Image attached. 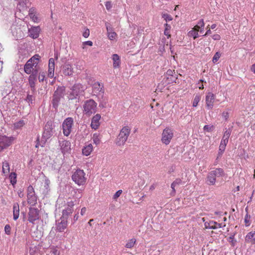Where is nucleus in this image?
<instances>
[{"mask_svg": "<svg viewBox=\"0 0 255 255\" xmlns=\"http://www.w3.org/2000/svg\"><path fill=\"white\" fill-rule=\"evenodd\" d=\"M86 87L81 83H75L69 88L67 98L69 101H75L79 103L85 96Z\"/></svg>", "mask_w": 255, "mask_h": 255, "instance_id": "obj_1", "label": "nucleus"}, {"mask_svg": "<svg viewBox=\"0 0 255 255\" xmlns=\"http://www.w3.org/2000/svg\"><path fill=\"white\" fill-rule=\"evenodd\" d=\"M65 94V87L64 86H59L56 88L52 96L51 104L53 108L56 111L59 106L61 99L64 98Z\"/></svg>", "mask_w": 255, "mask_h": 255, "instance_id": "obj_2", "label": "nucleus"}, {"mask_svg": "<svg viewBox=\"0 0 255 255\" xmlns=\"http://www.w3.org/2000/svg\"><path fill=\"white\" fill-rule=\"evenodd\" d=\"M131 128L128 126L124 127L120 130L117 137L116 143L118 146L123 145L127 140L130 133Z\"/></svg>", "mask_w": 255, "mask_h": 255, "instance_id": "obj_3", "label": "nucleus"}, {"mask_svg": "<svg viewBox=\"0 0 255 255\" xmlns=\"http://www.w3.org/2000/svg\"><path fill=\"white\" fill-rule=\"evenodd\" d=\"M97 103L93 99L86 100L83 105V112L87 116H90L97 111Z\"/></svg>", "mask_w": 255, "mask_h": 255, "instance_id": "obj_4", "label": "nucleus"}, {"mask_svg": "<svg viewBox=\"0 0 255 255\" xmlns=\"http://www.w3.org/2000/svg\"><path fill=\"white\" fill-rule=\"evenodd\" d=\"M72 180L78 185H83L86 182L85 173L83 170L77 169L72 175Z\"/></svg>", "mask_w": 255, "mask_h": 255, "instance_id": "obj_5", "label": "nucleus"}, {"mask_svg": "<svg viewBox=\"0 0 255 255\" xmlns=\"http://www.w3.org/2000/svg\"><path fill=\"white\" fill-rule=\"evenodd\" d=\"M73 122V119L71 117L64 120L62 124L63 132L64 135L67 136L70 134Z\"/></svg>", "mask_w": 255, "mask_h": 255, "instance_id": "obj_6", "label": "nucleus"}, {"mask_svg": "<svg viewBox=\"0 0 255 255\" xmlns=\"http://www.w3.org/2000/svg\"><path fill=\"white\" fill-rule=\"evenodd\" d=\"M54 127V126L53 125L52 121H49L46 123L42 134V138H44L45 140L50 138L53 135V129Z\"/></svg>", "mask_w": 255, "mask_h": 255, "instance_id": "obj_7", "label": "nucleus"}, {"mask_svg": "<svg viewBox=\"0 0 255 255\" xmlns=\"http://www.w3.org/2000/svg\"><path fill=\"white\" fill-rule=\"evenodd\" d=\"M27 203L31 205H35L37 203V197L35 193L34 188L29 185L27 189Z\"/></svg>", "mask_w": 255, "mask_h": 255, "instance_id": "obj_8", "label": "nucleus"}, {"mask_svg": "<svg viewBox=\"0 0 255 255\" xmlns=\"http://www.w3.org/2000/svg\"><path fill=\"white\" fill-rule=\"evenodd\" d=\"M173 136V132L172 130L169 128H166L162 132L161 138L162 142L166 145H167L170 143Z\"/></svg>", "mask_w": 255, "mask_h": 255, "instance_id": "obj_9", "label": "nucleus"}, {"mask_svg": "<svg viewBox=\"0 0 255 255\" xmlns=\"http://www.w3.org/2000/svg\"><path fill=\"white\" fill-rule=\"evenodd\" d=\"M39 218V210L35 208L30 207L28 213V220L30 223L34 224V222Z\"/></svg>", "mask_w": 255, "mask_h": 255, "instance_id": "obj_10", "label": "nucleus"}, {"mask_svg": "<svg viewBox=\"0 0 255 255\" xmlns=\"http://www.w3.org/2000/svg\"><path fill=\"white\" fill-rule=\"evenodd\" d=\"M14 140V137L12 136L7 137L6 136H2L0 137V152L2 151L4 149L10 146L12 141Z\"/></svg>", "mask_w": 255, "mask_h": 255, "instance_id": "obj_11", "label": "nucleus"}, {"mask_svg": "<svg viewBox=\"0 0 255 255\" xmlns=\"http://www.w3.org/2000/svg\"><path fill=\"white\" fill-rule=\"evenodd\" d=\"M61 72L65 76H72L74 73L73 68L71 64L65 63L62 65Z\"/></svg>", "mask_w": 255, "mask_h": 255, "instance_id": "obj_12", "label": "nucleus"}, {"mask_svg": "<svg viewBox=\"0 0 255 255\" xmlns=\"http://www.w3.org/2000/svg\"><path fill=\"white\" fill-rule=\"evenodd\" d=\"M61 150L63 154L69 152L71 150V143L68 140L59 141Z\"/></svg>", "mask_w": 255, "mask_h": 255, "instance_id": "obj_13", "label": "nucleus"}, {"mask_svg": "<svg viewBox=\"0 0 255 255\" xmlns=\"http://www.w3.org/2000/svg\"><path fill=\"white\" fill-rule=\"evenodd\" d=\"M18 3L17 8L20 12H24L29 7L28 4H30L28 0H18Z\"/></svg>", "mask_w": 255, "mask_h": 255, "instance_id": "obj_14", "label": "nucleus"}, {"mask_svg": "<svg viewBox=\"0 0 255 255\" xmlns=\"http://www.w3.org/2000/svg\"><path fill=\"white\" fill-rule=\"evenodd\" d=\"M67 227V221L60 218V220L56 224V230L59 232H62Z\"/></svg>", "mask_w": 255, "mask_h": 255, "instance_id": "obj_15", "label": "nucleus"}, {"mask_svg": "<svg viewBox=\"0 0 255 255\" xmlns=\"http://www.w3.org/2000/svg\"><path fill=\"white\" fill-rule=\"evenodd\" d=\"M245 241L246 243L252 245L255 244V231H252L249 232L245 237Z\"/></svg>", "mask_w": 255, "mask_h": 255, "instance_id": "obj_16", "label": "nucleus"}, {"mask_svg": "<svg viewBox=\"0 0 255 255\" xmlns=\"http://www.w3.org/2000/svg\"><path fill=\"white\" fill-rule=\"evenodd\" d=\"M214 100V95L209 92L206 97V105L208 109H212Z\"/></svg>", "mask_w": 255, "mask_h": 255, "instance_id": "obj_17", "label": "nucleus"}, {"mask_svg": "<svg viewBox=\"0 0 255 255\" xmlns=\"http://www.w3.org/2000/svg\"><path fill=\"white\" fill-rule=\"evenodd\" d=\"M55 63L54 59L51 58L49 60L48 76L49 78H53L54 75Z\"/></svg>", "mask_w": 255, "mask_h": 255, "instance_id": "obj_18", "label": "nucleus"}, {"mask_svg": "<svg viewBox=\"0 0 255 255\" xmlns=\"http://www.w3.org/2000/svg\"><path fill=\"white\" fill-rule=\"evenodd\" d=\"M40 28L39 26L32 27L29 29V35L33 39L37 38L39 36Z\"/></svg>", "mask_w": 255, "mask_h": 255, "instance_id": "obj_19", "label": "nucleus"}, {"mask_svg": "<svg viewBox=\"0 0 255 255\" xmlns=\"http://www.w3.org/2000/svg\"><path fill=\"white\" fill-rule=\"evenodd\" d=\"M100 119L101 116L98 114L93 117L91 124V127L93 129H96L98 128L100 126L99 121Z\"/></svg>", "mask_w": 255, "mask_h": 255, "instance_id": "obj_20", "label": "nucleus"}, {"mask_svg": "<svg viewBox=\"0 0 255 255\" xmlns=\"http://www.w3.org/2000/svg\"><path fill=\"white\" fill-rule=\"evenodd\" d=\"M205 228L206 229H216L218 228H222V224L218 223L216 222L211 221L209 222H205L204 223Z\"/></svg>", "mask_w": 255, "mask_h": 255, "instance_id": "obj_21", "label": "nucleus"}, {"mask_svg": "<svg viewBox=\"0 0 255 255\" xmlns=\"http://www.w3.org/2000/svg\"><path fill=\"white\" fill-rule=\"evenodd\" d=\"M216 178L214 176L213 172H209L207 176L206 182L208 185H213L215 184Z\"/></svg>", "mask_w": 255, "mask_h": 255, "instance_id": "obj_22", "label": "nucleus"}, {"mask_svg": "<svg viewBox=\"0 0 255 255\" xmlns=\"http://www.w3.org/2000/svg\"><path fill=\"white\" fill-rule=\"evenodd\" d=\"M28 82L29 86L31 88V90L32 93H34L35 91V82L37 81V77L30 75L28 77Z\"/></svg>", "mask_w": 255, "mask_h": 255, "instance_id": "obj_23", "label": "nucleus"}, {"mask_svg": "<svg viewBox=\"0 0 255 255\" xmlns=\"http://www.w3.org/2000/svg\"><path fill=\"white\" fill-rule=\"evenodd\" d=\"M19 207L18 203H14L13 205V220H16L19 217Z\"/></svg>", "mask_w": 255, "mask_h": 255, "instance_id": "obj_24", "label": "nucleus"}, {"mask_svg": "<svg viewBox=\"0 0 255 255\" xmlns=\"http://www.w3.org/2000/svg\"><path fill=\"white\" fill-rule=\"evenodd\" d=\"M112 59L113 60V67L114 68H118L121 64V60L120 56L117 54H114L112 55Z\"/></svg>", "mask_w": 255, "mask_h": 255, "instance_id": "obj_25", "label": "nucleus"}, {"mask_svg": "<svg viewBox=\"0 0 255 255\" xmlns=\"http://www.w3.org/2000/svg\"><path fill=\"white\" fill-rule=\"evenodd\" d=\"M182 180L180 178L176 179L171 184V188H172V192H171V195H174L176 193L175 187L177 185H179L181 184Z\"/></svg>", "mask_w": 255, "mask_h": 255, "instance_id": "obj_26", "label": "nucleus"}, {"mask_svg": "<svg viewBox=\"0 0 255 255\" xmlns=\"http://www.w3.org/2000/svg\"><path fill=\"white\" fill-rule=\"evenodd\" d=\"M36 11L34 7H31L28 11V15L30 18L34 22L37 20V17L36 15Z\"/></svg>", "mask_w": 255, "mask_h": 255, "instance_id": "obj_27", "label": "nucleus"}, {"mask_svg": "<svg viewBox=\"0 0 255 255\" xmlns=\"http://www.w3.org/2000/svg\"><path fill=\"white\" fill-rule=\"evenodd\" d=\"M72 212L73 209H71L70 208H66L63 210L62 216L61 218L67 221L69 216L70 215Z\"/></svg>", "mask_w": 255, "mask_h": 255, "instance_id": "obj_28", "label": "nucleus"}, {"mask_svg": "<svg viewBox=\"0 0 255 255\" xmlns=\"http://www.w3.org/2000/svg\"><path fill=\"white\" fill-rule=\"evenodd\" d=\"M93 150V146L92 144H89L82 149V153L84 155L88 156L90 154Z\"/></svg>", "mask_w": 255, "mask_h": 255, "instance_id": "obj_29", "label": "nucleus"}, {"mask_svg": "<svg viewBox=\"0 0 255 255\" xmlns=\"http://www.w3.org/2000/svg\"><path fill=\"white\" fill-rule=\"evenodd\" d=\"M211 172H213L214 173V176L216 178V177H223L225 175L224 170L221 168H216L214 170L211 171Z\"/></svg>", "mask_w": 255, "mask_h": 255, "instance_id": "obj_30", "label": "nucleus"}, {"mask_svg": "<svg viewBox=\"0 0 255 255\" xmlns=\"http://www.w3.org/2000/svg\"><path fill=\"white\" fill-rule=\"evenodd\" d=\"M34 67L33 64L31 65L29 63L26 62L24 66V71L26 74H30L32 72Z\"/></svg>", "mask_w": 255, "mask_h": 255, "instance_id": "obj_31", "label": "nucleus"}, {"mask_svg": "<svg viewBox=\"0 0 255 255\" xmlns=\"http://www.w3.org/2000/svg\"><path fill=\"white\" fill-rule=\"evenodd\" d=\"M9 165L6 161L3 162L2 171L4 175H7L9 173Z\"/></svg>", "mask_w": 255, "mask_h": 255, "instance_id": "obj_32", "label": "nucleus"}, {"mask_svg": "<svg viewBox=\"0 0 255 255\" xmlns=\"http://www.w3.org/2000/svg\"><path fill=\"white\" fill-rule=\"evenodd\" d=\"M232 129V128H225L224 129V132L223 134V136L222 137L223 138L229 140V138L230 137Z\"/></svg>", "mask_w": 255, "mask_h": 255, "instance_id": "obj_33", "label": "nucleus"}, {"mask_svg": "<svg viewBox=\"0 0 255 255\" xmlns=\"http://www.w3.org/2000/svg\"><path fill=\"white\" fill-rule=\"evenodd\" d=\"M165 78L167 79L168 84L176 82V81L177 79V75L176 74H173L171 76H168Z\"/></svg>", "mask_w": 255, "mask_h": 255, "instance_id": "obj_34", "label": "nucleus"}, {"mask_svg": "<svg viewBox=\"0 0 255 255\" xmlns=\"http://www.w3.org/2000/svg\"><path fill=\"white\" fill-rule=\"evenodd\" d=\"M16 174L15 172H11L9 175L10 182L13 186L16 183Z\"/></svg>", "mask_w": 255, "mask_h": 255, "instance_id": "obj_35", "label": "nucleus"}, {"mask_svg": "<svg viewBox=\"0 0 255 255\" xmlns=\"http://www.w3.org/2000/svg\"><path fill=\"white\" fill-rule=\"evenodd\" d=\"M164 26L165 27L164 34L166 36H167L168 38H169L171 36V35L170 34V30L171 29V26L169 24H167V23L164 24Z\"/></svg>", "mask_w": 255, "mask_h": 255, "instance_id": "obj_36", "label": "nucleus"}, {"mask_svg": "<svg viewBox=\"0 0 255 255\" xmlns=\"http://www.w3.org/2000/svg\"><path fill=\"white\" fill-rule=\"evenodd\" d=\"M248 207H247L245 209V211L247 212V214L245 217V223L246 226H247V227H248L251 225V222H250L251 216L248 214Z\"/></svg>", "mask_w": 255, "mask_h": 255, "instance_id": "obj_37", "label": "nucleus"}, {"mask_svg": "<svg viewBox=\"0 0 255 255\" xmlns=\"http://www.w3.org/2000/svg\"><path fill=\"white\" fill-rule=\"evenodd\" d=\"M103 86H101V84L99 82H97L93 85V88L99 92L104 93V90L103 89Z\"/></svg>", "mask_w": 255, "mask_h": 255, "instance_id": "obj_38", "label": "nucleus"}, {"mask_svg": "<svg viewBox=\"0 0 255 255\" xmlns=\"http://www.w3.org/2000/svg\"><path fill=\"white\" fill-rule=\"evenodd\" d=\"M136 243V240L134 238L131 239L129 240L128 243L126 244L125 247L127 248L131 249L134 246Z\"/></svg>", "mask_w": 255, "mask_h": 255, "instance_id": "obj_39", "label": "nucleus"}, {"mask_svg": "<svg viewBox=\"0 0 255 255\" xmlns=\"http://www.w3.org/2000/svg\"><path fill=\"white\" fill-rule=\"evenodd\" d=\"M235 235V234H234L227 239L228 241L231 244L232 247H234L237 243V240H235L234 238Z\"/></svg>", "mask_w": 255, "mask_h": 255, "instance_id": "obj_40", "label": "nucleus"}, {"mask_svg": "<svg viewBox=\"0 0 255 255\" xmlns=\"http://www.w3.org/2000/svg\"><path fill=\"white\" fill-rule=\"evenodd\" d=\"M40 57L38 54H35L31 58L34 65V67H37Z\"/></svg>", "mask_w": 255, "mask_h": 255, "instance_id": "obj_41", "label": "nucleus"}, {"mask_svg": "<svg viewBox=\"0 0 255 255\" xmlns=\"http://www.w3.org/2000/svg\"><path fill=\"white\" fill-rule=\"evenodd\" d=\"M49 184H50L49 180L48 179H45V182H44L45 189L43 191V194H47L48 191L49 190Z\"/></svg>", "mask_w": 255, "mask_h": 255, "instance_id": "obj_42", "label": "nucleus"}, {"mask_svg": "<svg viewBox=\"0 0 255 255\" xmlns=\"http://www.w3.org/2000/svg\"><path fill=\"white\" fill-rule=\"evenodd\" d=\"M24 123L23 120H20L18 122L14 124V128L15 129H18L22 127L24 125Z\"/></svg>", "mask_w": 255, "mask_h": 255, "instance_id": "obj_43", "label": "nucleus"}, {"mask_svg": "<svg viewBox=\"0 0 255 255\" xmlns=\"http://www.w3.org/2000/svg\"><path fill=\"white\" fill-rule=\"evenodd\" d=\"M188 36L193 37L194 39H195L199 37V34L197 31L193 29L188 32Z\"/></svg>", "mask_w": 255, "mask_h": 255, "instance_id": "obj_44", "label": "nucleus"}, {"mask_svg": "<svg viewBox=\"0 0 255 255\" xmlns=\"http://www.w3.org/2000/svg\"><path fill=\"white\" fill-rule=\"evenodd\" d=\"M93 140L94 143L98 145L100 143V138L99 135L97 133H94L93 136Z\"/></svg>", "mask_w": 255, "mask_h": 255, "instance_id": "obj_45", "label": "nucleus"}, {"mask_svg": "<svg viewBox=\"0 0 255 255\" xmlns=\"http://www.w3.org/2000/svg\"><path fill=\"white\" fill-rule=\"evenodd\" d=\"M108 37L110 40H113L117 37V34L115 32L113 31L109 33Z\"/></svg>", "mask_w": 255, "mask_h": 255, "instance_id": "obj_46", "label": "nucleus"}, {"mask_svg": "<svg viewBox=\"0 0 255 255\" xmlns=\"http://www.w3.org/2000/svg\"><path fill=\"white\" fill-rule=\"evenodd\" d=\"M221 56V54L219 52H217L212 59V61L214 63H216Z\"/></svg>", "mask_w": 255, "mask_h": 255, "instance_id": "obj_47", "label": "nucleus"}, {"mask_svg": "<svg viewBox=\"0 0 255 255\" xmlns=\"http://www.w3.org/2000/svg\"><path fill=\"white\" fill-rule=\"evenodd\" d=\"M162 17L166 20V21H169L172 20V16L167 13L163 14L162 15Z\"/></svg>", "mask_w": 255, "mask_h": 255, "instance_id": "obj_48", "label": "nucleus"}, {"mask_svg": "<svg viewBox=\"0 0 255 255\" xmlns=\"http://www.w3.org/2000/svg\"><path fill=\"white\" fill-rule=\"evenodd\" d=\"M200 100V98L199 96H195V97H194V100H193V106L195 107H196L198 104V103L199 102Z\"/></svg>", "mask_w": 255, "mask_h": 255, "instance_id": "obj_49", "label": "nucleus"}, {"mask_svg": "<svg viewBox=\"0 0 255 255\" xmlns=\"http://www.w3.org/2000/svg\"><path fill=\"white\" fill-rule=\"evenodd\" d=\"M34 100V98L32 95H30L29 94H27L26 98L25 100L29 103L32 104L33 101Z\"/></svg>", "mask_w": 255, "mask_h": 255, "instance_id": "obj_50", "label": "nucleus"}, {"mask_svg": "<svg viewBox=\"0 0 255 255\" xmlns=\"http://www.w3.org/2000/svg\"><path fill=\"white\" fill-rule=\"evenodd\" d=\"M105 25L106 27L107 31V34L113 32V27L111 26L110 24L108 22H106Z\"/></svg>", "mask_w": 255, "mask_h": 255, "instance_id": "obj_51", "label": "nucleus"}, {"mask_svg": "<svg viewBox=\"0 0 255 255\" xmlns=\"http://www.w3.org/2000/svg\"><path fill=\"white\" fill-rule=\"evenodd\" d=\"M225 148H226L225 147L219 146V152L218 153L217 159L218 158L221 157L222 156V154H223L224 151H225Z\"/></svg>", "mask_w": 255, "mask_h": 255, "instance_id": "obj_52", "label": "nucleus"}, {"mask_svg": "<svg viewBox=\"0 0 255 255\" xmlns=\"http://www.w3.org/2000/svg\"><path fill=\"white\" fill-rule=\"evenodd\" d=\"M38 71H39L38 67H34V68L33 69L32 72L30 73V75L37 77Z\"/></svg>", "mask_w": 255, "mask_h": 255, "instance_id": "obj_53", "label": "nucleus"}, {"mask_svg": "<svg viewBox=\"0 0 255 255\" xmlns=\"http://www.w3.org/2000/svg\"><path fill=\"white\" fill-rule=\"evenodd\" d=\"M11 227L9 225L7 224L4 227V232L6 235H9L10 234Z\"/></svg>", "mask_w": 255, "mask_h": 255, "instance_id": "obj_54", "label": "nucleus"}, {"mask_svg": "<svg viewBox=\"0 0 255 255\" xmlns=\"http://www.w3.org/2000/svg\"><path fill=\"white\" fill-rule=\"evenodd\" d=\"M214 128V127L213 126H210L209 125H205L203 129L204 130L207 131L208 132H211L213 130Z\"/></svg>", "mask_w": 255, "mask_h": 255, "instance_id": "obj_55", "label": "nucleus"}, {"mask_svg": "<svg viewBox=\"0 0 255 255\" xmlns=\"http://www.w3.org/2000/svg\"><path fill=\"white\" fill-rule=\"evenodd\" d=\"M122 190H118V191H117L115 194L113 196V199L114 200H116L117 199L118 197H119L120 196V195H121V194L122 193Z\"/></svg>", "mask_w": 255, "mask_h": 255, "instance_id": "obj_56", "label": "nucleus"}, {"mask_svg": "<svg viewBox=\"0 0 255 255\" xmlns=\"http://www.w3.org/2000/svg\"><path fill=\"white\" fill-rule=\"evenodd\" d=\"M45 74L44 72L39 73L38 76V80L40 82H42L45 79Z\"/></svg>", "mask_w": 255, "mask_h": 255, "instance_id": "obj_57", "label": "nucleus"}, {"mask_svg": "<svg viewBox=\"0 0 255 255\" xmlns=\"http://www.w3.org/2000/svg\"><path fill=\"white\" fill-rule=\"evenodd\" d=\"M228 142V140L224 138L222 139L220 146L225 147Z\"/></svg>", "mask_w": 255, "mask_h": 255, "instance_id": "obj_58", "label": "nucleus"}, {"mask_svg": "<svg viewBox=\"0 0 255 255\" xmlns=\"http://www.w3.org/2000/svg\"><path fill=\"white\" fill-rule=\"evenodd\" d=\"M175 74V72L174 71V70H172L171 69H168L166 74H165V77L168 76H171L172 74Z\"/></svg>", "mask_w": 255, "mask_h": 255, "instance_id": "obj_59", "label": "nucleus"}, {"mask_svg": "<svg viewBox=\"0 0 255 255\" xmlns=\"http://www.w3.org/2000/svg\"><path fill=\"white\" fill-rule=\"evenodd\" d=\"M197 25L198 26H199L200 27H201V28L204 27V25H205V24H204V22L203 19H200V20L198 21V23H197Z\"/></svg>", "mask_w": 255, "mask_h": 255, "instance_id": "obj_60", "label": "nucleus"}, {"mask_svg": "<svg viewBox=\"0 0 255 255\" xmlns=\"http://www.w3.org/2000/svg\"><path fill=\"white\" fill-rule=\"evenodd\" d=\"M105 6L106 7V8L108 9V10H109L110 9H111L112 7V3L111 1H106V3H105Z\"/></svg>", "mask_w": 255, "mask_h": 255, "instance_id": "obj_61", "label": "nucleus"}, {"mask_svg": "<svg viewBox=\"0 0 255 255\" xmlns=\"http://www.w3.org/2000/svg\"><path fill=\"white\" fill-rule=\"evenodd\" d=\"M67 208H70L71 209H72V207L74 206V202L73 201H70L69 202H67Z\"/></svg>", "mask_w": 255, "mask_h": 255, "instance_id": "obj_62", "label": "nucleus"}, {"mask_svg": "<svg viewBox=\"0 0 255 255\" xmlns=\"http://www.w3.org/2000/svg\"><path fill=\"white\" fill-rule=\"evenodd\" d=\"M83 48H84V46L85 45H89L92 46L93 45V42L91 41H87L83 43Z\"/></svg>", "mask_w": 255, "mask_h": 255, "instance_id": "obj_63", "label": "nucleus"}, {"mask_svg": "<svg viewBox=\"0 0 255 255\" xmlns=\"http://www.w3.org/2000/svg\"><path fill=\"white\" fill-rule=\"evenodd\" d=\"M89 30L87 29L83 32V36L85 38H87L89 36Z\"/></svg>", "mask_w": 255, "mask_h": 255, "instance_id": "obj_64", "label": "nucleus"}]
</instances>
